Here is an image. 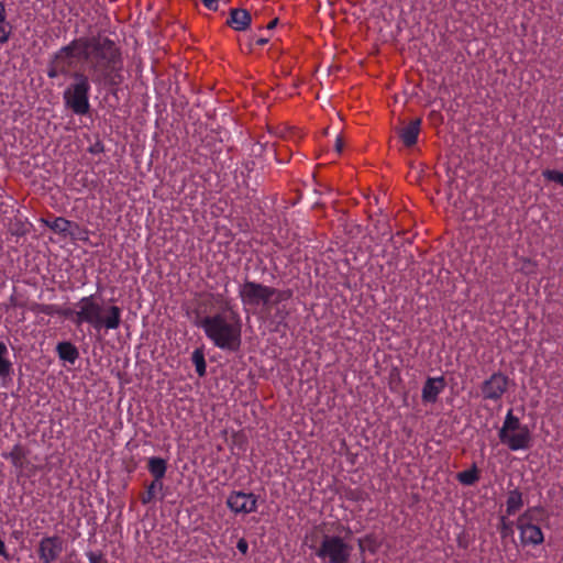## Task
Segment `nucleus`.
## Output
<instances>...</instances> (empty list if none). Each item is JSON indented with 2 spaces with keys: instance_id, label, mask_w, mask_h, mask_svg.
<instances>
[{
  "instance_id": "obj_1",
  "label": "nucleus",
  "mask_w": 563,
  "mask_h": 563,
  "mask_svg": "<svg viewBox=\"0 0 563 563\" xmlns=\"http://www.w3.org/2000/svg\"><path fill=\"white\" fill-rule=\"evenodd\" d=\"M82 51L91 81L115 93L124 81L120 47L108 36L99 34L84 36Z\"/></svg>"
},
{
  "instance_id": "obj_2",
  "label": "nucleus",
  "mask_w": 563,
  "mask_h": 563,
  "mask_svg": "<svg viewBox=\"0 0 563 563\" xmlns=\"http://www.w3.org/2000/svg\"><path fill=\"white\" fill-rule=\"evenodd\" d=\"M212 300L221 306V311L206 316L196 322L214 346L223 351L236 352L242 344V321L231 301L222 294H211Z\"/></svg>"
},
{
  "instance_id": "obj_3",
  "label": "nucleus",
  "mask_w": 563,
  "mask_h": 563,
  "mask_svg": "<svg viewBox=\"0 0 563 563\" xmlns=\"http://www.w3.org/2000/svg\"><path fill=\"white\" fill-rule=\"evenodd\" d=\"M77 310L60 308L58 316L70 318L76 325L88 323L95 331L117 330L121 324L122 309L119 306H102L95 295L86 296L76 303Z\"/></svg>"
},
{
  "instance_id": "obj_4",
  "label": "nucleus",
  "mask_w": 563,
  "mask_h": 563,
  "mask_svg": "<svg viewBox=\"0 0 563 563\" xmlns=\"http://www.w3.org/2000/svg\"><path fill=\"white\" fill-rule=\"evenodd\" d=\"M292 294L291 289H278L247 279L239 288V297L244 309L253 312L260 307L271 311L274 306L289 300Z\"/></svg>"
},
{
  "instance_id": "obj_5",
  "label": "nucleus",
  "mask_w": 563,
  "mask_h": 563,
  "mask_svg": "<svg viewBox=\"0 0 563 563\" xmlns=\"http://www.w3.org/2000/svg\"><path fill=\"white\" fill-rule=\"evenodd\" d=\"M71 82L63 91L64 104L77 115H86L90 111L91 79L82 71L70 75Z\"/></svg>"
},
{
  "instance_id": "obj_6",
  "label": "nucleus",
  "mask_w": 563,
  "mask_h": 563,
  "mask_svg": "<svg viewBox=\"0 0 563 563\" xmlns=\"http://www.w3.org/2000/svg\"><path fill=\"white\" fill-rule=\"evenodd\" d=\"M498 438L510 451H525L532 445L530 428L521 423L520 419L514 415L512 409L507 411L498 431Z\"/></svg>"
},
{
  "instance_id": "obj_7",
  "label": "nucleus",
  "mask_w": 563,
  "mask_h": 563,
  "mask_svg": "<svg viewBox=\"0 0 563 563\" xmlns=\"http://www.w3.org/2000/svg\"><path fill=\"white\" fill-rule=\"evenodd\" d=\"M84 36L74 38L69 44L62 46L58 51L54 53L52 59L47 66V77L51 79L57 78L59 76H69L74 73L71 71L75 59L84 60Z\"/></svg>"
},
{
  "instance_id": "obj_8",
  "label": "nucleus",
  "mask_w": 563,
  "mask_h": 563,
  "mask_svg": "<svg viewBox=\"0 0 563 563\" xmlns=\"http://www.w3.org/2000/svg\"><path fill=\"white\" fill-rule=\"evenodd\" d=\"M353 545L342 537L324 534L314 554L325 563H351Z\"/></svg>"
},
{
  "instance_id": "obj_9",
  "label": "nucleus",
  "mask_w": 563,
  "mask_h": 563,
  "mask_svg": "<svg viewBox=\"0 0 563 563\" xmlns=\"http://www.w3.org/2000/svg\"><path fill=\"white\" fill-rule=\"evenodd\" d=\"M532 509L525 511L517 520V529L520 531V540L523 545H539L544 541L541 528L533 525Z\"/></svg>"
},
{
  "instance_id": "obj_10",
  "label": "nucleus",
  "mask_w": 563,
  "mask_h": 563,
  "mask_svg": "<svg viewBox=\"0 0 563 563\" xmlns=\"http://www.w3.org/2000/svg\"><path fill=\"white\" fill-rule=\"evenodd\" d=\"M258 496L253 493L232 490L227 497V507L235 515H249L257 510Z\"/></svg>"
},
{
  "instance_id": "obj_11",
  "label": "nucleus",
  "mask_w": 563,
  "mask_h": 563,
  "mask_svg": "<svg viewBox=\"0 0 563 563\" xmlns=\"http://www.w3.org/2000/svg\"><path fill=\"white\" fill-rule=\"evenodd\" d=\"M509 378L501 372L493 373L487 379L482 383V396L486 400L499 401L504 394L508 390Z\"/></svg>"
},
{
  "instance_id": "obj_12",
  "label": "nucleus",
  "mask_w": 563,
  "mask_h": 563,
  "mask_svg": "<svg viewBox=\"0 0 563 563\" xmlns=\"http://www.w3.org/2000/svg\"><path fill=\"white\" fill-rule=\"evenodd\" d=\"M63 552V540L58 536H46L41 539L37 555L42 563H54Z\"/></svg>"
},
{
  "instance_id": "obj_13",
  "label": "nucleus",
  "mask_w": 563,
  "mask_h": 563,
  "mask_svg": "<svg viewBox=\"0 0 563 563\" xmlns=\"http://www.w3.org/2000/svg\"><path fill=\"white\" fill-rule=\"evenodd\" d=\"M445 388V380L443 376L428 377L422 387L421 398L424 404H434L439 395Z\"/></svg>"
},
{
  "instance_id": "obj_14",
  "label": "nucleus",
  "mask_w": 563,
  "mask_h": 563,
  "mask_svg": "<svg viewBox=\"0 0 563 563\" xmlns=\"http://www.w3.org/2000/svg\"><path fill=\"white\" fill-rule=\"evenodd\" d=\"M252 22L250 12L245 9L233 8L230 10L227 24L235 31H245Z\"/></svg>"
},
{
  "instance_id": "obj_15",
  "label": "nucleus",
  "mask_w": 563,
  "mask_h": 563,
  "mask_svg": "<svg viewBox=\"0 0 563 563\" xmlns=\"http://www.w3.org/2000/svg\"><path fill=\"white\" fill-rule=\"evenodd\" d=\"M422 120L416 118L399 130V137L406 147H412L418 141Z\"/></svg>"
},
{
  "instance_id": "obj_16",
  "label": "nucleus",
  "mask_w": 563,
  "mask_h": 563,
  "mask_svg": "<svg viewBox=\"0 0 563 563\" xmlns=\"http://www.w3.org/2000/svg\"><path fill=\"white\" fill-rule=\"evenodd\" d=\"M2 457L9 460L16 470H23L27 462V451L21 444H15L8 453H2Z\"/></svg>"
},
{
  "instance_id": "obj_17",
  "label": "nucleus",
  "mask_w": 563,
  "mask_h": 563,
  "mask_svg": "<svg viewBox=\"0 0 563 563\" xmlns=\"http://www.w3.org/2000/svg\"><path fill=\"white\" fill-rule=\"evenodd\" d=\"M147 471L154 481L163 482L167 472V461L159 456H151L147 460Z\"/></svg>"
},
{
  "instance_id": "obj_18",
  "label": "nucleus",
  "mask_w": 563,
  "mask_h": 563,
  "mask_svg": "<svg viewBox=\"0 0 563 563\" xmlns=\"http://www.w3.org/2000/svg\"><path fill=\"white\" fill-rule=\"evenodd\" d=\"M56 352L62 361L70 364H74L79 357L78 349L68 341L59 342L56 345Z\"/></svg>"
},
{
  "instance_id": "obj_19",
  "label": "nucleus",
  "mask_w": 563,
  "mask_h": 563,
  "mask_svg": "<svg viewBox=\"0 0 563 563\" xmlns=\"http://www.w3.org/2000/svg\"><path fill=\"white\" fill-rule=\"evenodd\" d=\"M523 506L522 494L518 488L508 492L506 500V516L516 515Z\"/></svg>"
},
{
  "instance_id": "obj_20",
  "label": "nucleus",
  "mask_w": 563,
  "mask_h": 563,
  "mask_svg": "<svg viewBox=\"0 0 563 563\" xmlns=\"http://www.w3.org/2000/svg\"><path fill=\"white\" fill-rule=\"evenodd\" d=\"M42 222L55 233L62 234L64 236L70 234V228L74 224L71 221L63 217H57L53 221L42 219Z\"/></svg>"
},
{
  "instance_id": "obj_21",
  "label": "nucleus",
  "mask_w": 563,
  "mask_h": 563,
  "mask_svg": "<svg viewBox=\"0 0 563 563\" xmlns=\"http://www.w3.org/2000/svg\"><path fill=\"white\" fill-rule=\"evenodd\" d=\"M12 34V25L8 21L5 5L0 1V45L8 43Z\"/></svg>"
},
{
  "instance_id": "obj_22",
  "label": "nucleus",
  "mask_w": 563,
  "mask_h": 563,
  "mask_svg": "<svg viewBox=\"0 0 563 563\" xmlns=\"http://www.w3.org/2000/svg\"><path fill=\"white\" fill-rule=\"evenodd\" d=\"M13 371V364L9 358V350L4 342L0 341V378H7Z\"/></svg>"
},
{
  "instance_id": "obj_23",
  "label": "nucleus",
  "mask_w": 563,
  "mask_h": 563,
  "mask_svg": "<svg viewBox=\"0 0 563 563\" xmlns=\"http://www.w3.org/2000/svg\"><path fill=\"white\" fill-rule=\"evenodd\" d=\"M164 487V483L161 481H152L147 486L146 490L140 495V500L143 505H148L153 503L156 497L157 493L162 492Z\"/></svg>"
},
{
  "instance_id": "obj_24",
  "label": "nucleus",
  "mask_w": 563,
  "mask_h": 563,
  "mask_svg": "<svg viewBox=\"0 0 563 563\" xmlns=\"http://www.w3.org/2000/svg\"><path fill=\"white\" fill-rule=\"evenodd\" d=\"M456 479L465 486H473L479 479V471L475 464L468 470L456 474Z\"/></svg>"
},
{
  "instance_id": "obj_25",
  "label": "nucleus",
  "mask_w": 563,
  "mask_h": 563,
  "mask_svg": "<svg viewBox=\"0 0 563 563\" xmlns=\"http://www.w3.org/2000/svg\"><path fill=\"white\" fill-rule=\"evenodd\" d=\"M191 361L196 367V372L200 377L206 375L207 364L205 360V354L201 349H196L191 354Z\"/></svg>"
},
{
  "instance_id": "obj_26",
  "label": "nucleus",
  "mask_w": 563,
  "mask_h": 563,
  "mask_svg": "<svg viewBox=\"0 0 563 563\" xmlns=\"http://www.w3.org/2000/svg\"><path fill=\"white\" fill-rule=\"evenodd\" d=\"M31 310L35 313H43L46 316H55L60 312V307L52 303H34Z\"/></svg>"
},
{
  "instance_id": "obj_27",
  "label": "nucleus",
  "mask_w": 563,
  "mask_h": 563,
  "mask_svg": "<svg viewBox=\"0 0 563 563\" xmlns=\"http://www.w3.org/2000/svg\"><path fill=\"white\" fill-rule=\"evenodd\" d=\"M498 530L500 532L501 538L512 536V522L507 520L505 516H501L498 525Z\"/></svg>"
},
{
  "instance_id": "obj_28",
  "label": "nucleus",
  "mask_w": 563,
  "mask_h": 563,
  "mask_svg": "<svg viewBox=\"0 0 563 563\" xmlns=\"http://www.w3.org/2000/svg\"><path fill=\"white\" fill-rule=\"evenodd\" d=\"M542 176L549 181H554L563 186V172L555 169H544L542 172Z\"/></svg>"
},
{
  "instance_id": "obj_29",
  "label": "nucleus",
  "mask_w": 563,
  "mask_h": 563,
  "mask_svg": "<svg viewBox=\"0 0 563 563\" xmlns=\"http://www.w3.org/2000/svg\"><path fill=\"white\" fill-rule=\"evenodd\" d=\"M269 38L264 36H257L255 34L250 36L249 46L253 48L254 46H264L268 43Z\"/></svg>"
},
{
  "instance_id": "obj_30",
  "label": "nucleus",
  "mask_w": 563,
  "mask_h": 563,
  "mask_svg": "<svg viewBox=\"0 0 563 563\" xmlns=\"http://www.w3.org/2000/svg\"><path fill=\"white\" fill-rule=\"evenodd\" d=\"M89 563H107L102 552H92L89 551L86 553Z\"/></svg>"
},
{
  "instance_id": "obj_31",
  "label": "nucleus",
  "mask_w": 563,
  "mask_h": 563,
  "mask_svg": "<svg viewBox=\"0 0 563 563\" xmlns=\"http://www.w3.org/2000/svg\"><path fill=\"white\" fill-rule=\"evenodd\" d=\"M236 549L242 553V554H247V551H249V543L247 541L244 539V538H241L238 543H236Z\"/></svg>"
},
{
  "instance_id": "obj_32",
  "label": "nucleus",
  "mask_w": 563,
  "mask_h": 563,
  "mask_svg": "<svg viewBox=\"0 0 563 563\" xmlns=\"http://www.w3.org/2000/svg\"><path fill=\"white\" fill-rule=\"evenodd\" d=\"M202 2V4L209 9V10H212V11H217L218 10V7H219V1L220 0H200Z\"/></svg>"
},
{
  "instance_id": "obj_33",
  "label": "nucleus",
  "mask_w": 563,
  "mask_h": 563,
  "mask_svg": "<svg viewBox=\"0 0 563 563\" xmlns=\"http://www.w3.org/2000/svg\"><path fill=\"white\" fill-rule=\"evenodd\" d=\"M0 555L3 558H8L7 547L1 539H0Z\"/></svg>"
},
{
  "instance_id": "obj_34",
  "label": "nucleus",
  "mask_w": 563,
  "mask_h": 563,
  "mask_svg": "<svg viewBox=\"0 0 563 563\" xmlns=\"http://www.w3.org/2000/svg\"><path fill=\"white\" fill-rule=\"evenodd\" d=\"M90 153H99V152H102L103 151V146L99 143H97L93 147H90Z\"/></svg>"
},
{
  "instance_id": "obj_35",
  "label": "nucleus",
  "mask_w": 563,
  "mask_h": 563,
  "mask_svg": "<svg viewBox=\"0 0 563 563\" xmlns=\"http://www.w3.org/2000/svg\"><path fill=\"white\" fill-rule=\"evenodd\" d=\"M277 23H278V19H274V20H272V21L266 25V29H267V30H272V29H274V27L277 25Z\"/></svg>"
},
{
  "instance_id": "obj_36",
  "label": "nucleus",
  "mask_w": 563,
  "mask_h": 563,
  "mask_svg": "<svg viewBox=\"0 0 563 563\" xmlns=\"http://www.w3.org/2000/svg\"><path fill=\"white\" fill-rule=\"evenodd\" d=\"M287 313L283 312L282 310H277L276 317L280 320H284L286 318Z\"/></svg>"
},
{
  "instance_id": "obj_37",
  "label": "nucleus",
  "mask_w": 563,
  "mask_h": 563,
  "mask_svg": "<svg viewBox=\"0 0 563 563\" xmlns=\"http://www.w3.org/2000/svg\"><path fill=\"white\" fill-rule=\"evenodd\" d=\"M335 147L338 152L342 151V140L340 137L336 139Z\"/></svg>"
},
{
  "instance_id": "obj_38",
  "label": "nucleus",
  "mask_w": 563,
  "mask_h": 563,
  "mask_svg": "<svg viewBox=\"0 0 563 563\" xmlns=\"http://www.w3.org/2000/svg\"><path fill=\"white\" fill-rule=\"evenodd\" d=\"M279 156H280V151H278V152L276 153V157H277V161H278V162H280V163H282V162H284V159H282Z\"/></svg>"
}]
</instances>
